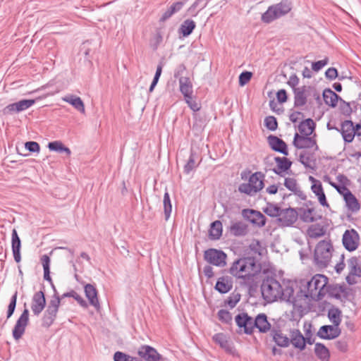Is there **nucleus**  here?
<instances>
[{
	"label": "nucleus",
	"instance_id": "29",
	"mask_svg": "<svg viewBox=\"0 0 361 361\" xmlns=\"http://www.w3.org/2000/svg\"><path fill=\"white\" fill-rule=\"evenodd\" d=\"M290 344L291 343L295 348L298 349L300 351L304 350V336L301 331L297 329H290Z\"/></svg>",
	"mask_w": 361,
	"mask_h": 361
},
{
	"label": "nucleus",
	"instance_id": "46",
	"mask_svg": "<svg viewBox=\"0 0 361 361\" xmlns=\"http://www.w3.org/2000/svg\"><path fill=\"white\" fill-rule=\"evenodd\" d=\"M347 262L350 275L360 278L361 272L358 258L357 257H351Z\"/></svg>",
	"mask_w": 361,
	"mask_h": 361
},
{
	"label": "nucleus",
	"instance_id": "43",
	"mask_svg": "<svg viewBox=\"0 0 361 361\" xmlns=\"http://www.w3.org/2000/svg\"><path fill=\"white\" fill-rule=\"evenodd\" d=\"M307 235L311 238H317L325 235L326 230L319 224H312L307 231Z\"/></svg>",
	"mask_w": 361,
	"mask_h": 361
},
{
	"label": "nucleus",
	"instance_id": "23",
	"mask_svg": "<svg viewBox=\"0 0 361 361\" xmlns=\"http://www.w3.org/2000/svg\"><path fill=\"white\" fill-rule=\"evenodd\" d=\"M252 327L253 329L255 328L257 329L259 332L262 334L267 333L272 329L267 316L264 313H259L253 319Z\"/></svg>",
	"mask_w": 361,
	"mask_h": 361
},
{
	"label": "nucleus",
	"instance_id": "64",
	"mask_svg": "<svg viewBox=\"0 0 361 361\" xmlns=\"http://www.w3.org/2000/svg\"><path fill=\"white\" fill-rule=\"evenodd\" d=\"M341 295V301H349L352 302V300L355 298V291L353 288L348 287L347 290L343 291Z\"/></svg>",
	"mask_w": 361,
	"mask_h": 361
},
{
	"label": "nucleus",
	"instance_id": "4",
	"mask_svg": "<svg viewBox=\"0 0 361 361\" xmlns=\"http://www.w3.org/2000/svg\"><path fill=\"white\" fill-rule=\"evenodd\" d=\"M281 283L273 276H267L262 280L261 293L262 298L271 303L276 301L280 297Z\"/></svg>",
	"mask_w": 361,
	"mask_h": 361
},
{
	"label": "nucleus",
	"instance_id": "26",
	"mask_svg": "<svg viewBox=\"0 0 361 361\" xmlns=\"http://www.w3.org/2000/svg\"><path fill=\"white\" fill-rule=\"evenodd\" d=\"M228 232L235 237H243L249 233L248 225L245 223L238 221L232 223L228 228Z\"/></svg>",
	"mask_w": 361,
	"mask_h": 361
},
{
	"label": "nucleus",
	"instance_id": "13",
	"mask_svg": "<svg viewBox=\"0 0 361 361\" xmlns=\"http://www.w3.org/2000/svg\"><path fill=\"white\" fill-rule=\"evenodd\" d=\"M298 213L296 209L289 207L282 209L281 216L276 219L278 224L282 226L290 227L297 221Z\"/></svg>",
	"mask_w": 361,
	"mask_h": 361
},
{
	"label": "nucleus",
	"instance_id": "15",
	"mask_svg": "<svg viewBox=\"0 0 361 361\" xmlns=\"http://www.w3.org/2000/svg\"><path fill=\"white\" fill-rule=\"evenodd\" d=\"M193 123L192 126V131L195 135H200L210 121L208 114L205 111H199L192 114Z\"/></svg>",
	"mask_w": 361,
	"mask_h": 361
},
{
	"label": "nucleus",
	"instance_id": "20",
	"mask_svg": "<svg viewBox=\"0 0 361 361\" xmlns=\"http://www.w3.org/2000/svg\"><path fill=\"white\" fill-rule=\"evenodd\" d=\"M267 142L273 151L281 153L284 156L288 155V145L283 140L276 135H269L267 137Z\"/></svg>",
	"mask_w": 361,
	"mask_h": 361
},
{
	"label": "nucleus",
	"instance_id": "62",
	"mask_svg": "<svg viewBox=\"0 0 361 361\" xmlns=\"http://www.w3.org/2000/svg\"><path fill=\"white\" fill-rule=\"evenodd\" d=\"M329 63V58L325 57L323 60L314 61L312 63V69L314 72H319Z\"/></svg>",
	"mask_w": 361,
	"mask_h": 361
},
{
	"label": "nucleus",
	"instance_id": "14",
	"mask_svg": "<svg viewBox=\"0 0 361 361\" xmlns=\"http://www.w3.org/2000/svg\"><path fill=\"white\" fill-rule=\"evenodd\" d=\"M236 325L239 329H243V333L246 335H252L253 334V319L251 316L248 315L246 312L238 314L235 317ZM238 334H241V330L237 331Z\"/></svg>",
	"mask_w": 361,
	"mask_h": 361
},
{
	"label": "nucleus",
	"instance_id": "28",
	"mask_svg": "<svg viewBox=\"0 0 361 361\" xmlns=\"http://www.w3.org/2000/svg\"><path fill=\"white\" fill-rule=\"evenodd\" d=\"M308 87L303 85L298 89L293 90L294 94V107L298 108L305 106L307 102V96L306 94Z\"/></svg>",
	"mask_w": 361,
	"mask_h": 361
},
{
	"label": "nucleus",
	"instance_id": "47",
	"mask_svg": "<svg viewBox=\"0 0 361 361\" xmlns=\"http://www.w3.org/2000/svg\"><path fill=\"white\" fill-rule=\"evenodd\" d=\"M197 156V152L191 149L188 160L183 167L184 173L189 174L193 169L198 166L199 164H197L195 162Z\"/></svg>",
	"mask_w": 361,
	"mask_h": 361
},
{
	"label": "nucleus",
	"instance_id": "31",
	"mask_svg": "<svg viewBox=\"0 0 361 361\" xmlns=\"http://www.w3.org/2000/svg\"><path fill=\"white\" fill-rule=\"evenodd\" d=\"M279 298L295 305L296 298L294 296L293 284L290 281L288 282L284 288L281 286Z\"/></svg>",
	"mask_w": 361,
	"mask_h": 361
},
{
	"label": "nucleus",
	"instance_id": "21",
	"mask_svg": "<svg viewBox=\"0 0 361 361\" xmlns=\"http://www.w3.org/2000/svg\"><path fill=\"white\" fill-rule=\"evenodd\" d=\"M334 130L341 134L345 143L353 141L355 133L353 132V122L351 120H345L341 123L340 129L335 127Z\"/></svg>",
	"mask_w": 361,
	"mask_h": 361
},
{
	"label": "nucleus",
	"instance_id": "60",
	"mask_svg": "<svg viewBox=\"0 0 361 361\" xmlns=\"http://www.w3.org/2000/svg\"><path fill=\"white\" fill-rule=\"evenodd\" d=\"M283 185L288 190L293 192L298 188L297 180L294 178H286Z\"/></svg>",
	"mask_w": 361,
	"mask_h": 361
},
{
	"label": "nucleus",
	"instance_id": "48",
	"mask_svg": "<svg viewBox=\"0 0 361 361\" xmlns=\"http://www.w3.org/2000/svg\"><path fill=\"white\" fill-rule=\"evenodd\" d=\"M163 206L165 220L168 221L172 211V204L170 198V195L167 189L165 190V192L164 195Z\"/></svg>",
	"mask_w": 361,
	"mask_h": 361
},
{
	"label": "nucleus",
	"instance_id": "45",
	"mask_svg": "<svg viewBox=\"0 0 361 361\" xmlns=\"http://www.w3.org/2000/svg\"><path fill=\"white\" fill-rule=\"evenodd\" d=\"M45 97H46V95L42 96V97H39L34 99H21V100L14 103L15 107L16 108L17 112L20 113L23 111L27 109L28 108L32 106L33 104H35L36 100L41 99H43Z\"/></svg>",
	"mask_w": 361,
	"mask_h": 361
},
{
	"label": "nucleus",
	"instance_id": "52",
	"mask_svg": "<svg viewBox=\"0 0 361 361\" xmlns=\"http://www.w3.org/2000/svg\"><path fill=\"white\" fill-rule=\"evenodd\" d=\"M217 317L219 321H221L222 323L230 324L232 322V314L231 313L224 309H221L219 310L217 312Z\"/></svg>",
	"mask_w": 361,
	"mask_h": 361
},
{
	"label": "nucleus",
	"instance_id": "17",
	"mask_svg": "<svg viewBox=\"0 0 361 361\" xmlns=\"http://www.w3.org/2000/svg\"><path fill=\"white\" fill-rule=\"evenodd\" d=\"M47 305L44 290L34 293L32 298L31 310L35 316H39Z\"/></svg>",
	"mask_w": 361,
	"mask_h": 361
},
{
	"label": "nucleus",
	"instance_id": "7",
	"mask_svg": "<svg viewBox=\"0 0 361 361\" xmlns=\"http://www.w3.org/2000/svg\"><path fill=\"white\" fill-rule=\"evenodd\" d=\"M204 259L209 264L224 267L226 265L227 255L216 248H209L204 252Z\"/></svg>",
	"mask_w": 361,
	"mask_h": 361
},
{
	"label": "nucleus",
	"instance_id": "55",
	"mask_svg": "<svg viewBox=\"0 0 361 361\" xmlns=\"http://www.w3.org/2000/svg\"><path fill=\"white\" fill-rule=\"evenodd\" d=\"M326 292L330 298H335L336 300H341V295L338 293L337 286L335 284H329L325 286Z\"/></svg>",
	"mask_w": 361,
	"mask_h": 361
},
{
	"label": "nucleus",
	"instance_id": "58",
	"mask_svg": "<svg viewBox=\"0 0 361 361\" xmlns=\"http://www.w3.org/2000/svg\"><path fill=\"white\" fill-rule=\"evenodd\" d=\"M195 97L194 95L190 96V98L188 99V97L184 98L185 103L188 104V106L190 107L191 110L194 111V113H197L200 111L201 109V104L197 103L195 99H194Z\"/></svg>",
	"mask_w": 361,
	"mask_h": 361
},
{
	"label": "nucleus",
	"instance_id": "49",
	"mask_svg": "<svg viewBox=\"0 0 361 361\" xmlns=\"http://www.w3.org/2000/svg\"><path fill=\"white\" fill-rule=\"evenodd\" d=\"M164 64H165V63L164 61V59H161L159 62V63L157 66V70H156L155 74L154 75L153 80H152L151 85L149 86V92H152L154 91L156 85H157L159 80L160 78V76L161 75L162 69H163Z\"/></svg>",
	"mask_w": 361,
	"mask_h": 361
},
{
	"label": "nucleus",
	"instance_id": "12",
	"mask_svg": "<svg viewBox=\"0 0 361 361\" xmlns=\"http://www.w3.org/2000/svg\"><path fill=\"white\" fill-rule=\"evenodd\" d=\"M242 216L252 225L257 226L259 228L264 226L267 223L266 216L259 211L253 209H243Z\"/></svg>",
	"mask_w": 361,
	"mask_h": 361
},
{
	"label": "nucleus",
	"instance_id": "63",
	"mask_svg": "<svg viewBox=\"0 0 361 361\" xmlns=\"http://www.w3.org/2000/svg\"><path fill=\"white\" fill-rule=\"evenodd\" d=\"M25 148L30 152L39 153L40 151V145L35 141H27L25 143Z\"/></svg>",
	"mask_w": 361,
	"mask_h": 361
},
{
	"label": "nucleus",
	"instance_id": "51",
	"mask_svg": "<svg viewBox=\"0 0 361 361\" xmlns=\"http://www.w3.org/2000/svg\"><path fill=\"white\" fill-rule=\"evenodd\" d=\"M264 174L261 171H257L254 173L251 174L248 179V183L252 186V187H259L258 183H260V181L262 180L263 183H264Z\"/></svg>",
	"mask_w": 361,
	"mask_h": 361
},
{
	"label": "nucleus",
	"instance_id": "41",
	"mask_svg": "<svg viewBox=\"0 0 361 361\" xmlns=\"http://www.w3.org/2000/svg\"><path fill=\"white\" fill-rule=\"evenodd\" d=\"M48 148L50 151L56 152L58 153H65L67 156L71 154V149L66 147L61 141H53L48 143Z\"/></svg>",
	"mask_w": 361,
	"mask_h": 361
},
{
	"label": "nucleus",
	"instance_id": "32",
	"mask_svg": "<svg viewBox=\"0 0 361 361\" xmlns=\"http://www.w3.org/2000/svg\"><path fill=\"white\" fill-rule=\"evenodd\" d=\"M196 27L195 22L192 19L184 20L178 30L180 38H185L190 36Z\"/></svg>",
	"mask_w": 361,
	"mask_h": 361
},
{
	"label": "nucleus",
	"instance_id": "16",
	"mask_svg": "<svg viewBox=\"0 0 361 361\" xmlns=\"http://www.w3.org/2000/svg\"><path fill=\"white\" fill-rule=\"evenodd\" d=\"M341 334V329L339 326L335 324H326L322 326L317 333V336L324 340H334Z\"/></svg>",
	"mask_w": 361,
	"mask_h": 361
},
{
	"label": "nucleus",
	"instance_id": "53",
	"mask_svg": "<svg viewBox=\"0 0 361 361\" xmlns=\"http://www.w3.org/2000/svg\"><path fill=\"white\" fill-rule=\"evenodd\" d=\"M264 125L268 130L274 131L278 128V121L275 116H268L264 118Z\"/></svg>",
	"mask_w": 361,
	"mask_h": 361
},
{
	"label": "nucleus",
	"instance_id": "56",
	"mask_svg": "<svg viewBox=\"0 0 361 361\" xmlns=\"http://www.w3.org/2000/svg\"><path fill=\"white\" fill-rule=\"evenodd\" d=\"M351 103L350 102H345V100L343 99V101H341L340 102V111H341V113L346 116V117H350L352 113L353 112V109L351 107Z\"/></svg>",
	"mask_w": 361,
	"mask_h": 361
},
{
	"label": "nucleus",
	"instance_id": "57",
	"mask_svg": "<svg viewBox=\"0 0 361 361\" xmlns=\"http://www.w3.org/2000/svg\"><path fill=\"white\" fill-rule=\"evenodd\" d=\"M11 247L12 250L21 249V240L17 231L13 228L11 233Z\"/></svg>",
	"mask_w": 361,
	"mask_h": 361
},
{
	"label": "nucleus",
	"instance_id": "30",
	"mask_svg": "<svg viewBox=\"0 0 361 361\" xmlns=\"http://www.w3.org/2000/svg\"><path fill=\"white\" fill-rule=\"evenodd\" d=\"M271 336L273 341L281 348H287L290 345L289 338L284 335L281 330L273 328L271 330Z\"/></svg>",
	"mask_w": 361,
	"mask_h": 361
},
{
	"label": "nucleus",
	"instance_id": "5",
	"mask_svg": "<svg viewBox=\"0 0 361 361\" xmlns=\"http://www.w3.org/2000/svg\"><path fill=\"white\" fill-rule=\"evenodd\" d=\"M329 283V278L324 274H315L305 286V290L300 289V293L305 298H309L313 292L317 290L321 286L325 287Z\"/></svg>",
	"mask_w": 361,
	"mask_h": 361
},
{
	"label": "nucleus",
	"instance_id": "38",
	"mask_svg": "<svg viewBox=\"0 0 361 361\" xmlns=\"http://www.w3.org/2000/svg\"><path fill=\"white\" fill-rule=\"evenodd\" d=\"M63 100L72 105L79 112L82 114L85 112L84 102L80 97L69 94L63 97Z\"/></svg>",
	"mask_w": 361,
	"mask_h": 361
},
{
	"label": "nucleus",
	"instance_id": "11",
	"mask_svg": "<svg viewBox=\"0 0 361 361\" xmlns=\"http://www.w3.org/2000/svg\"><path fill=\"white\" fill-rule=\"evenodd\" d=\"M24 310L17 319L16 323L13 329L12 335L16 341L19 340L25 333V328L29 323L30 312L27 308L26 302L24 303Z\"/></svg>",
	"mask_w": 361,
	"mask_h": 361
},
{
	"label": "nucleus",
	"instance_id": "8",
	"mask_svg": "<svg viewBox=\"0 0 361 361\" xmlns=\"http://www.w3.org/2000/svg\"><path fill=\"white\" fill-rule=\"evenodd\" d=\"M61 302L56 300H51L49 301L42 317V327L48 329L54 323Z\"/></svg>",
	"mask_w": 361,
	"mask_h": 361
},
{
	"label": "nucleus",
	"instance_id": "2",
	"mask_svg": "<svg viewBox=\"0 0 361 361\" xmlns=\"http://www.w3.org/2000/svg\"><path fill=\"white\" fill-rule=\"evenodd\" d=\"M333 250V245L330 240L319 241L314 252V264L320 269L326 268L331 262Z\"/></svg>",
	"mask_w": 361,
	"mask_h": 361
},
{
	"label": "nucleus",
	"instance_id": "33",
	"mask_svg": "<svg viewBox=\"0 0 361 361\" xmlns=\"http://www.w3.org/2000/svg\"><path fill=\"white\" fill-rule=\"evenodd\" d=\"M179 90L183 95V97L190 98L193 95V86L190 78H180L179 80Z\"/></svg>",
	"mask_w": 361,
	"mask_h": 361
},
{
	"label": "nucleus",
	"instance_id": "39",
	"mask_svg": "<svg viewBox=\"0 0 361 361\" xmlns=\"http://www.w3.org/2000/svg\"><path fill=\"white\" fill-rule=\"evenodd\" d=\"M314 353L318 359L322 361H329L330 351L324 344L322 343H315Z\"/></svg>",
	"mask_w": 361,
	"mask_h": 361
},
{
	"label": "nucleus",
	"instance_id": "36",
	"mask_svg": "<svg viewBox=\"0 0 361 361\" xmlns=\"http://www.w3.org/2000/svg\"><path fill=\"white\" fill-rule=\"evenodd\" d=\"M223 226L219 220H216L210 224L209 230V238L212 240L220 239L222 235Z\"/></svg>",
	"mask_w": 361,
	"mask_h": 361
},
{
	"label": "nucleus",
	"instance_id": "42",
	"mask_svg": "<svg viewBox=\"0 0 361 361\" xmlns=\"http://www.w3.org/2000/svg\"><path fill=\"white\" fill-rule=\"evenodd\" d=\"M315 128L316 123L311 118L303 120L298 126V130L300 133L312 134Z\"/></svg>",
	"mask_w": 361,
	"mask_h": 361
},
{
	"label": "nucleus",
	"instance_id": "18",
	"mask_svg": "<svg viewBox=\"0 0 361 361\" xmlns=\"http://www.w3.org/2000/svg\"><path fill=\"white\" fill-rule=\"evenodd\" d=\"M137 355L145 361H161L162 356L152 346L142 345L138 350Z\"/></svg>",
	"mask_w": 361,
	"mask_h": 361
},
{
	"label": "nucleus",
	"instance_id": "10",
	"mask_svg": "<svg viewBox=\"0 0 361 361\" xmlns=\"http://www.w3.org/2000/svg\"><path fill=\"white\" fill-rule=\"evenodd\" d=\"M311 135L308 133H300L299 135L295 133L293 140V146L298 149H310L315 147V150H317L319 147L314 139L316 134L313 137H310Z\"/></svg>",
	"mask_w": 361,
	"mask_h": 361
},
{
	"label": "nucleus",
	"instance_id": "40",
	"mask_svg": "<svg viewBox=\"0 0 361 361\" xmlns=\"http://www.w3.org/2000/svg\"><path fill=\"white\" fill-rule=\"evenodd\" d=\"M327 317H328L329 321L333 324L340 326L341 321H342V318H341L342 317V312L338 307L332 306L328 310Z\"/></svg>",
	"mask_w": 361,
	"mask_h": 361
},
{
	"label": "nucleus",
	"instance_id": "22",
	"mask_svg": "<svg viewBox=\"0 0 361 361\" xmlns=\"http://www.w3.org/2000/svg\"><path fill=\"white\" fill-rule=\"evenodd\" d=\"M84 291L89 303L97 310H99L100 309V304L98 298V290L96 287L91 283H86L84 286Z\"/></svg>",
	"mask_w": 361,
	"mask_h": 361
},
{
	"label": "nucleus",
	"instance_id": "61",
	"mask_svg": "<svg viewBox=\"0 0 361 361\" xmlns=\"http://www.w3.org/2000/svg\"><path fill=\"white\" fill-rule=\"evenodd\" d=\"M330 185L336 190V191L345 198L346 195H348L351 191L348 188V186L339 185L336 183H330Z\"/></svg>",
	"mask_w": 361,
	"mask_h": 361
},
{
	"label": "nucleus",
	"instance_id": "44",
	"mask_svg": "<svg viewBox=\"0 0 361 361\" xmlns=\"http://www.w3.org/2000/svg\"><path fill=\"white\" fill-rule=\"evenodd\" d=\"M282 208L276 204L267 202V207L263 208V212L270 217L279 218L281 216Z\"/></svg>",
	"mask_w": 361,
	"mask_h": 361
},
{
	"label": "nucleus",
	"instance_id": "6",
	"mask_svg": "<svg viewBox=\"0 0 361 361\" xmlns=\"http://www.w3.org/2000/svg\"><path fill=\"white\" fill-rule=\"evenodd\" d=\"M231 275L240 280L239 282L240 286L247 288V293L250 297H253L257 292L259 282L257 280L258 274H240L235 273V274Z\"/></svg>",
	"mask_w": 361,
	"mask_h": 361
},
{
	"label": "nucleus",
	"instance_id": "1",
	"mask_svg": "<svg viewBox=\"0 0 361 361\" xmlns=\"http://www.w3.org/2000/svg\"><path fill=\"white\" fill-rule=\"evenodd\" d=\"M293 8L291 0H282L281 2L271 5L262 15L261 20L263 23L269 24L274 20L288 14Z\"/></svg>",
	"mask_w": 361,
	"mask_h": 361
},
{
	"label": "nucleus",
	"instance_id": "24",
	"mask_svg": "<svg viewBox=\"0 0 361 361\" xmlns=\"http://www.w3.org/2000/svg\"><path fill=\"white\" fill-rule=\"evenodd\" d=\"M233 280L231 276H222L217 279L214 290L221 294L230 292L233 288Z\"/></svg>",
	"mask_w": 361,
	"mask_h": 361
},
{
	"label": "nucleus",
	"instance_id": "54",
	"mask_svg": "<svg viewBox=\"0 0 361 361\" xmlns=\"http://www.w3.org/2000/svg\"><path fill=\"white\" fill-rule=\"evenodd\" d=\"M18 291L16 290L10 299V302L8 305V310L6 312V317L9 319L14 313L16 303H17Z\"/></svg>",
	"mask_w": 361,
	"mask_h": 361
},
{
	"label": "nucleus",
	"instance_id": "35",
	"mask_svg": "<svg viewBox=\"0 0 361 361\" xmlns=\"http://www.w3.org/2000/svg\"><path fill=\"white\" fill-rule=\"evenodd\" d=\"M188 0H182L180 1H177L173 3L161 16L159 19V22H164L170 18L174 13L178 12L182 9L185 4Z\"/></svg>",
	"mask_w": 361,
	"mask_h": 361
},
{
	"label": "nucleus",
	"instance_id": "27",
	"mask_svg": "<svg viewBox=\"0 0 361 361\" xmlns=\"http://www.w3.org/2000/svg\"><path fill=\"white\" fill-rule=\"evenodd\" d=\"M322 97L324 103L331 108L336 107L338 102L343 101V99L329 87L323 90Z\"/></svg>",
	"mask_w": 361,
	"mask_h": 361
},
{
	"label": "nucleus",
	"instance_id": "37",
	"mask_svg": "<svg viewBox=\"0 0 361 361\" xmlns=\"http://www.w3.org/2000/svg\"><path fill=\"white\" fill-rule=\"evenodd\" d=\"M258 186L259 187H252L249 183H243L238 186V190L240 193L253 196L264 188V183L261 180L260 183H258Z\"/></svg>",
	"mask_w": 361,
	"mask_h": 361
},
{
	"label": "nucleus",
	"instance_id": "3",
	"mask_svg": "<svg viewBox=\"0 0 361 361\" xmlns=\"http://www.w3.org/2000/svg\"><path fill=\"white\" fill-rule=\"evenodd\" d=\"M261 269V265L257 263L255 257H243L233 262L228 272L231 274L240 272L259 274Z\"/></svg>",
	"mask_w": 361,
	"mask_h": 361
},
{
	"label": "nucleus",
	"instance_id": "25",
	"mask_svg": "<svg viewBox=\"0 0 361 361\" xmlns=\"http://www.w3.org/2000/svg\"><path fill=\"white\" fill-rule=\"evenodd\" d=\"M213 341L228 353H233L234 346L229 338L223 333H217L212 337Z\"/></svg>",
	"mask_w": 361,
	"mask_h": 361
},
{
	"label": "nucleus",
	"instance_id": "50",
	"mask_svg": "<svg viewBox=\"0 0 361 361\" xmlns=\"http://www.w3.org/2000/svg\"><path fill=\"white\" fill-rule=\"evenodd\" d=\"M241 295L239 293L233 291L226 300H224V306L228 307L230 309L234 308L239 302Z\"/></svg>",
	"mask_w": 361,
	"mask_h": 361
},
{
	"label": "nucleus",
	"instance_id": "59",
	"mask_svg": "<svg viewBox=\"0 0 361 361\" xmlns=\"http://www.w3.org/2000/svg\"><path fill=\"white\" fill-rule=\"evenodd\" d=\"M252 77V73L250 71H245L242 72L238 77V84L240 86H245L249 81L251 80Z\"/></svg>",
	"mask_w": 361,
	"mask_h": 361
},
{
	"label": "nucleus",
	"instance_id": "34",
	"mask_svg": "<svg viewBox=\"0 0 361 361\" xmlns=\"http://www.w3.org/2000/svg\"><path fill=\"white\" fill-rule=\"evenodd\" d=\"M343 200L348 211L352 213H357L360 211L361 207L360 203L352 192L346 195Z\"/></svg>",
	"mask_w": 361,
	"mask_h": 361
},
{
	"label": "nucleus",
	"instance_id": "9",
	"mask_svg": "<svg viewBox=\"0 0 361 361\" xmlns=\"http://www.w3.org/2000/svg\"><path fill=\"white\" fill-rule=\"evenodd\" d=\"M360 240V235L354 228L345 230L342 236L343 246L350 252H353L358 248Z\"/></svg>",
	"mask_w": 361,
	"mask_h": 361
},
{
	"label": "nucleus",
	"instance_id": "19",
	"mask_svg": "<svg viewBox=\"0 0 361 361\" xmlns=\"http://www.w3.org/2000/svg\"><path fill=\"white\" fill-rule=\"evenodd\" d=\"M274 161L276 164V167L272 169L273 172L280 176L281 177L284 176V173L290 174L292 172L290 168L293 162L286 157H275Z\"/></svg>",
	"mask_w": 361,
	"mask_h": 361
}]
</instances>
